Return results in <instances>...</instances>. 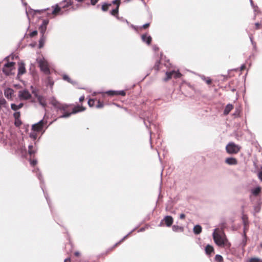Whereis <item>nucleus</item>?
I'll return each instance as SVG.
<instances>
[{"label": "nucleus", "mask_w": 262, "mask_h": 262, "mask_svg": "<svg viewBox=\"0 0 262 262\" xmlns=\"http://www.w3.org/2000/svg\"><path fill=\"white\" fill-rule=\"evenodd\" d=\"M99 0H91V3L92 5H95Z\"/></svg>", "instance_id": "a19ab883"}, {"label": "nucleus", "mask_w": 262, "mask_h": 262, "mask_svg": "<svg viewBox=\"0 0 262 262\" xmlns=\"http://www.w3.org/2000/svg\"><path fill=\"white\" fill-rule=\"evenodd\" d=\"M70 258H67L64 260V262H70Z\"/></svg>", "instance_id": "5fc2aeb1"}, {"label": "nucleus", "mask_w": 262, "mask_h": 262, "mask_svg": "<svg viewBox=\"0 0 262 262\" xmlns=\"http://www.w3.org/2000/svg\"><path fill=\"white\" fill-rule=\"evenodd\" d=\"M36 152V149H34V147L32 145H29V150L28 152L30 156H31L33 154H34Z\"/></svg>", "instance_id": "393cba45"}, {"label": "nucleus", "mask_w": 262, "mask_h": 262, "mask_svg": "<svg viewBox=\"0 0 262 262\" xmlns=\"http://www.w3.org/2000/svg\"><path fill=\"white\" fill-rule=\"evenodd\" d=\"M49 84L50 86H52V85H53V82L49 81Z\"/></svg>", "instance_id": "6e6d98bb"}, {"label": "nucleus", "mask_w": 262, "mask_h": 262, "mask_svg": "<svg viewBox=\"0 0 262 262\" xmlns=\"http://www.w3.org/2000/svg\"><path fill=\"white\" fill-rule=\"evenodd\" d=\"M48 22H49L48 20H44L43 21L42 25L40 27L41 32L42 33V34L45 33V32L46 30V26H47V24H48Z\"/></svg>", "instance_id": "4be33fe9"}, {"label": "nucleus", "mask_w": 262, "mask_h": 262, "mask_svg": "<svg viewBox=\"0 0 262 262\" xmlns=\"http://www.w3.org/2000/svg\"><path fill=\"white\" fill-rule=\"evenodd\" d=\"M116 95L125 96V92L124 91H116Z\"/></svg>", "instance_id": "f704fd0d"}, {"label": "nucleus", "mask_w": 262, "mask_h": 262, "mask_svg": "<svg viewBox=\"0 0 262 262\" xmlns=\"http://www.w3.org/2000/svg\"><path fill=\"white\" fill-rule=\"evenodd\" d=\"M149 26V23H147V24H145L144 25H143L142 26V28H144V29H146V28L148 27Z\"/></svg>", "instance_id": "c03bdc74"}, {"label": "nucleus", "mask_w": 262, "mask_h": 262, "mask_svg": "<svg viewBox=\"0 0 262 262\" xmlns=\"http://www.w3.org/2000/svg\"><path fill=\"white\" fill-rule=\"evenodd\" d=\"M103 106L102 103H100V101H98V104L97 105V107L101 108Z\"/></svg>", "instance_id": "a18cd8bd"}, {"label": "nucleus", "mask_w": 262, "mask_h": 262, "mask_svg": "<svg viewBox=\"0 0 262 262\" xmlns=\"http://www.w3.org/2000/svg\"><path fill=\"white\" fill-rule=\"evenodd\" d=\"M246 68V66L245 65H242L241 67V70L242 71L244 69H245Z\"/></svg>", "instance_id": "3c124183"}, {"label": "nucleus", "mask_w": 262, "mask_h": 262, "mask_svg": "<svg viewBox=\"0 0 262 262\" xmlns=\"http://www.w3.org/2000/svg\"><path fill=\"white\" fill-rule=\"evenodd\" d=\"M233 106L232 104H227L224 110V114L226 115H228L229 113V112L233 109Z\"/></svg>", "instance_id": "f3484780"}, {"label": "nucleus", "mask_w": 262, "mask_h": 262, "mask_svg": "<svg viewBox=\"0 0 262 262\" xmlns=\"http://www.w3.org/2000/svg\"><path fill=\"white\" fill-rule=\"evenodd\" d=\"M62 78H63V80H66L70 83H72L71 79L70 78V77L68 75H63Z\"/></svg>", "instance_id": "c85d7f7f"}, {"label": "nucleus", "mask_w": 262, "mask_h": 262, "mask_svg": "<svg viewBox=\"0 0 262 262\" xmlns=\"http://www.w3.org/2000/svg\"><path fill=\"white\" fill-rule=\"evenodd\" d=\"M261 191V188L259 186H257L251 189V192L254 195H257Z\"/></svg>", "instance_id": "a211bd4d"}, {"label": "nucleus", "mask_w": 262, "mask_h": 262, "mask_svg": "<svg viewBox=\"0 0 262 262\" xmlns=\"http://www.w3.org/2000/svg\"><path fill=\"white\" fill-rule=\"evenodd\" d=\"M32 93L34 94L35 96L37 98L38 101L40 103V104L43 107H45L46 106V99L45 98L42 97V96H40L39 95H38L37 93L33 91Z\"/></svg>", "instance_id": "9d476101"}, {"label": "nucleus", "mask_w": 262, "mask_h": 262, "mask_svg": "<svg viewBox=\"0 0 262 262\" xmlns=\"http://www.w3.org/2000/svg\"><path fill=\"white\" fill-rule=\"evenodd\" d=\"M36 163L37 161L36 160H30V164L34 166L36 164Z\"/></svg>", "instance_id": "58836bf2"}, {"label": "nucleus", "mask_w": 262, "mask_h": 262, "mask_svg": "<svg viewBox=\"0 0 262 262\" xmlns=\"http://www.w3.org/2000/svg\"><path fill=\"white\" fill-rule=\"evenodd\" d=\"M166 77L164 79V81H167L172 77L179 78L181 76V74L179 71H172L166 72Z\"/></svg>", "instance_id": "1a4fd4ad"}, {"label": "nucleus", "mask_w": 262, "mask_h": 262, "mask_svg": "<svg viewBox=\"0 0 262 262\" xmlns=\"http://www.w3.org/2000/svg\"><path fill=\"white\" fill-rule=\"evenodd\" d=\"M172 229L174 232H183L184 230L183 227H181L178 225L172 226Z\"/></svg>", "instance_id": "412c9836"}, {"label": "nucleus", "mask_w": 262, "mask_h": 262, "mask_svg": "<svg viewBox=\"0 0 262 262\" xmlns=\"http://www.w3.org/2000/svg\"><path fill=\"white\" fill-rule=\"evenodd\" d=\"M24 104L23 103H21L18 105L15 104L14 103H12L11 104V109L13 111H17L20 108H21L23 106Z\"/></svg>", "instance_id": "6ab92c4d"}, {"label": "nucleus", "mask_w": 262, "mask_h": 262, "mask_svg": "<svg viewBox=\"0 0 262 262\" xmlns=\"http://www.w3.org/2000/svg\"><path fill=\"white\" fill-rule=\"evenodd\" d=\"M258 176L259 179L262 181V171L259 172Z\"/></svg>", "instance_id": "37998d69"}, {"label": "nucleus", "mask_w": 262, "mask_h": 262, "mask_svg": "<svg viewBox=\"0 0 262 262\" xmlns=\"http://www.w3.org/2000/svg\"><path fill=\"white\" fill-rule=\"evenodd\" d=\"M37 34V32L36 31H34L30 33V36L31 37H33V36L36 35Z\"/></svg>", "instance_id": "ea45409f"}, {"label": "nucleus", "mask_w": 262, "mask_h": 262, "mask_svg": "<svg viewBox=\"0 0 262 262\" xmlns=\"http://www.w3.org/2000/svg\"><path fill=\"white\" fill-rule=\"evenodd\" d=\"M249 262H262V260L258 258H252L250 259Z\"/></svg>", "instance_id": "473e14b6"}, {"label": "nucleus", "mask_w": 262, "mask_h": 262, "mask_svg": "<svg viewBox=\"0 0 262 262\" xmlns=\"http://www.w3.org/2000/svg\"><path fill=\"white\" fill-rule=\"evenodd\" d=\"M88 104L91 107L93 106L94 104V100L93 99H89Z\"/></svg>", "instance_id": "4c0bfd02"}, {"label": "nucleus", "mask_w": 262, "mask_h": 262, "mask_svg": "<svg viewBox=\"0 0 262 262\" xmlns=\"http://www.w3.org/2000/svg\"><path fill=\"white\" fill-rule=\"evenodd\" d=\"M14 124L15 126L18 127L21 124V122L19 119H15Z\"/></svg>", "instance_id": "7c9ffc66"}, {"label": "nucleus", "mask_w": 262, "mask_h": 262, "mask_svg": "<svg viewBox=\"0 0 262 262\" xmlns=\"http://www.w3.org/2000/svg\"><path fill=\"white\" fill-rule=\"evenodd\" d=\"M142 40L143 42L149 45L151 41V37L147 34H143L141 36Z\"/></svg>", "instance_id": "4468645a"}, {"label": "nucleus", "mask_w": 262, "mask_h": 262, "mask_svg": "<svg viewBox=\"0 0 262 262\" xmlns=\"http://www.w3.org/2000/svg\"><path fill=\"white\" fill-rule=\"evenodd\" d=\"M38 133V132L32 130V132L30 134V137L33 139L34 140H35L37 138V133Z\"/></svg>", "instance_id": "a878e982"}, {"label": "nucleus", "mask_w": 262, "mask_h": 262, "mask_svg": "<svg viewBox=\"0 0 262 262\" xmlns=\"http://www.w3.org/2000/svg\"><path fill=\"white\" fill-rule=\"evenodd\" d=\"M6 101L5 100V99H4V98L1 99H0V108L2 106H4L6 104Z\"/></svg>", "instance_id": "72a5a7b5"}, {"label": "nucleus", "mask_w": 262, "mask_h": 262, "mask_svg": "<svg viewBox=\"0 0 262 262\" xmlns=\"http://www.w3.org/2000/svg\"><path fill=\"white\" fill-rule=\"evenodd\" d=\"M261 246H262V244L261 245Z\"/></svg>", "instance_id": "0e129e2a"}, {"label": "nucleus", "mask_w": 262, "mask_h": 262, "mask_svg": "<svg viewBox=\"0 0 262 262\" xmlns=\"http://www.w3.org/2000/svg\"><path fill=\"white\" fill-rule=\"evenodd\" d=\"M225 162L226 164L229 165H236L237 164V160L233 157L226 158Z\"/></svg>", "instance_id": "ddd939ff"}, {"label": "nucleus", "mask_w": 262, "mask_h": 262, "mask_svg": "<svg viewBox=\"0 0 262 262\" xmlns=\"http://www.w3.org/2000/svg\"><path fill=\"white\" fill-rule=\"evenodd\" d=\"M213 238L215 243L220 247L230 246L226 235L224 231L219 228L214 230L212 234Z\"/></svg>", "instance_id": "7ed1b4c3"}, {"label": "nucleus", "mask_w": 262, "mask_h": 262, "mask_svg": "<svg viewBox=\"0 0 262 262\" xmlns=\"http://www.w3.org/2000/svg\"><path fill=\"white\" fill-rule=\"evenodd\" d=\"M119 19V20H121V21H123V22H125V23H126V24H129L128 21L126 19H123L122 17H121V18H120V17H119V19Z\"/></svg>", "instance_id": "79ce46f5"}, {"label": "nucleus", "mask_w": 262, "mask_h": 262, "mask_svg": "<svg viewBox=\"0 0 262 262\" xmlns=\"http://www.w3.org/2000/svg\"><path fill=\"white\" fill-rule=\"evenodd\" d=\"M154 49L155 50H157V48L155 47Z\"/></svg>", "instance_id": "052dcab7"}, {"label": "nucleus", "mask_w": 262, "mask_h": 262, "mask_svg": "<svg viewBox=\"0 0 262 262\" xmlns=\"http://www.w3.org/2000/svg\"><path fill=\"white\" fill-rule=\"evenodd\" d=\"M84 96H81V97L79 98V101H80V102H81V101H83V100H84Z\"/></svg>", "instance_id": "09e8293b"}, {"label": "nucleus", "mask_w": 262, "mask_h": 262, "mask_svg": "<svg viewBox=\"0 0 262 262\" xmlns=\"http://www.w3.org/2000/svg\"><path fill=\"white\" fill-rule=\"evenodd\" d=\"M31 97L30 93L26 90L19 91L18 92V97L20 100H28Z\"/></svg>", "instance_id": "6e6552de"}, {"label": "nucleus", "mask_w": 262, "mask_h": 262, "mask_svg": "<svg viewBox=\"0 0 262 262\" xmlns=\"http://www.w3.org/2000/svg\"><path fill=\"white\" fill-rule=\"evenodd\" d=\"M26 72V69L25 67V64L23 63H19V68H18V75H21L24 74Z\"/></svg>", "instance_id": "2eb2a0df"}, {"label": "nucleus", "mask_w": 262, "mask_h": 262, "mask_svg": "<svg viewBox=\"0 0 262 262\" xmlns=\"http://www.w3.org/2000/svg\"><path fill=\"white\" fill-rule=\"evenodd\" d=\"M255 26H256V29H258L259 28V26H260V24H259L258 23H256L255 24Z\"/></svg>", "instance_id": "864d4df0"}, {"label": "nucleus", "mask_w": 262, "mask_h": 262, "mask_svg": "<svg viewBox=\"0 0 262 262\" xmlns=\"http://www.w3.org/2000/svg\"><path fill=\"white\" fill-rule=\"evenodd\" d=\"M246 219H247V217H246V216H243V222H244V225H245V227L246 226ZM243 236H244V239L245 240H246V228H244ZM243 242H244V245H245L246 244V241H244Z\"/></svg>", "instance_id": "b1692460"}, {"label": "nucleus", "mask_w": 262, "mask_h": 262, "mask_svg": "<svg viewBox=\"0 0 262 262\" xmlns=\"http://www.w3.org/2000/svg\"><path fill=\"white\" fill-rule=\"evenodd\" d=\"M51 103L56 108L57 110H60L64 112L63 114L59 117V118H68L71 115L76 114L78 112L83 111L85 108L83 106H77L72 109L71 112H70L69 108L70 105L66 104H61L57 101L54 98L51 99Z\"/></svg>", "instance_id": "f257e3e1"}, {"label": "nucleus", "mask_w": 262, "mask_h": 262, "mask_svg": "<svg viewBox=\"0 0 262 262\" xmlns=\"http://www.w3.org/2000/svg\"><path fill=\"white\" fill-rule=\"evenodd\" d=\"M132 232V231L130 232L128 234L125 235L124 237H123L120 241H119L118 243H116L115 245V246H117L118 245L120 244L121 242H122L125 238H127V237Z\"/></svg>", "instance_id": "2f4dec72"}, {"label": "nucleus", "mask_w": 262, "mask_h": 262, "mask_svg": "<svg viewBox=\"0 0 262 262\" xmlns=\"http://www.w3.org/2000/svg\"><path fill=\"white\" fill-rule=\"evenodd\" d=\"M106 93L111 96L116 95V91H108Z\"/></svg>", "instance_id": "c9c22d12"}, {"label": "nucleus", "mask_w": 262, "mask_h": 262, "mask_svg": "<svg viewBox=\"0 0 262 262\" xmlns=\"http://www.w3.org/2000/svg\"><path fill=\"white\" fill-rule=\"evenodd\" d=\"M166 210L167 211H170V209H169L168 207H166Z\"/></svg>", "instance_id": "4d7b16f0"}, {"label": "nucleus", "mask_w": 262, "mask_h": 262, "mask_svg": "<svg viewBox=\"0 0 262 262\" xmlns=\"http://www.w3.org/2000/svg\"><path fill=\"white\" fill-rule=\"evenodd\" d=\"M185 217V215L183 213H182L180 215V219H184Z\"/></svg>", "instance_id": "49530a36"}, {"label": "nucleus", "mask_w": 262, "mask_h": 262, "mask_svg": "<svg viewBox=\"0 0 262 262\" xmlns=\"http://www.w3.org/2000/svg\"><path fill=\"white\" fill-rule=\"evenodd\" d=\"M162 222H164L165 224L167 227H170L172 225L173 222V220L171 216L167 215L164 217Z\"/></svg>", "instance_id": "9b49d317"}, {"label": "nucleus", "mask_w": 262, "mask_h": 262, "mask_svg": "<svg viewBox=\"0 0 262 262\" xmlns=\"http://www.w3.org/2000/svg\"><path fill=\"white\" fill-rule=\"evenodd\" d=\"M119 7V3H118L117 6L116 7V8L115 9H113L111 12V14L116 16L117 19H119V17L118 16Z\"/></svg>", "instance_id": "dca6fc26"}, {"label": "nucleus", "mask_w": 262, "mask_h": 262, "mask_svg": "<svg viewBox=\"0 0 262 262\" xmlns=\"http://www.w3.org/2000/svg\"><path fill=\"white\" fill-rule=\"evenodd\" d=\"M213 251V248L212 246L208 245L205 248V252L207 254H210Z\"/></svg>", "instance_id": "5701e85b"}, {"label": "nucleus", "mask_w": 262, "mask_h": 262, "mask_svg": "<svg viewBox=\"0 0 262 262\" xmlns=\"http://www.w3.org/2000/svg\"><path fill=\"white\" fill-rule=\"evenodd\" d=\"M193 231L195 234H199L202 232V227L199 225H195L193 227Z\"/></svg>", "instance_id": "aec40b11"}, {"label": "nucleus", "mask_w": 262, "mask_h": 262, "mask_svg": "<svg viewBox=\"0 0 262 262\" xmlns=\"http://www.w3.org/2000/svg\"><path fill=\"white\" fill-rule=\"evenodd\" d=\"M241 147L233 142L229 143L226 146V151L229 154H236L240 150Z\"/></svg>", "instance_id": "39448f33"}, {"label": "nucleus", "mask_w": 262, "mask_h": 262, "mask_svg": "<svg viewBox=\"0 0 262 262\" xmlns=\"http://www.w3.org/2000/svg\"><path fill=\"white\" fill-rule=\"evenodd\" d=\"M36 61L38 63L40 70L45 74L49 75L50 74V70L49 65L47 61L43 57H38L36 59Z\"/></svg>", "instance_id": "20e7f679"}, {"label": "nucleus", "mask_w": 262, "mask_h": 262, "mask_svg": "<svg viewBox=\"0 0 262 262\" xmlns=\"http://www.w3.org/2000/svg\"><path fill=\"white\" fill-rule=\"evenodd\" d=\"M96 94H97V93H96V92H94V94H93V95H94V96H95V95H96Z\"/></svg>", "instance_id": "bf43d9fd"}, {"label": "nucleus", "mask_w": 262, "mask_h": 262, "mask_svg": "<svg viewBox=\"0 0 262 262\" xmlns=\"http://www.w3.org/2000/svg\"><path fill=\"white\" fill-rule=\"evenodd\" d=\"M111 5V4H106V3H104L102 6V10L103 11H106L107 10V9H108V7L109 6H110Z\"/></svg>", "instance_id": "cd10ccee"}, {"label": "nucleus", "mask_w": 262, "mask_h": 262, "mask_svg": "<svg viewBox=\"0 0 262 262\" xmlns=\"http://www.w3.org/2000/svg\"><path fill=\"white\" fill-rule=\"evenodd\" d=\"M14 64L13 62L6 63L3 69V72L7 75L14 74Z\"/></svg>", "instance_id": "423d86ee"}, {"label": "nucleus", "mask_w": 262, "mask_h": 262, "mask_svg": "<svg viewBox=\"0 0 262 262\" xmlns=\"http://www.w3.org/2000/svg\"><path fill=\"white\" fill-rule=\"evenodd\" d=\"M13 93L14 91L12 89L7 88L4 91V95L5 97L8 99H12Z\"/></svg>", "instance_id": "f8f14e48"}, {"label": "nucleus", "mask_w": 262, "mask_h": 262, "mask_svg": "<svg viewBox=\"0 0 262 262\" xmlns=\"http://www.w3.org/2000/svg\"><path fill=\"white\" fill-rule=\"evenodd\" d=\"M83 1L84 0H64L59 5L56 4L52 7L53 8L52 14L54 15L61 14H62V12H61L62 9L67 8L69 6H71L73 10H75L79 7L80 5V3Z\"/></svg>", "instance_id": "f03ea898"}, {"label": "nucleus", "mask_w": 262, "mask_h": 262, "mask_svg": "<svg viewBox=\"0 0 262 262\" xmlns=\"http://www.w3.org/2000/svg\"><path fill=\"white\" fill-rule=\"evenodd\" d=\"M118 1L119 2H120V0H118Z\"/></svg>", "instance_id": "e2e57ef3"}, {"label": "nucleus", "mask_w": 262, "mask_h": 262, "mask_svg": "<svg viewBox=\"0 0 262 262\" xmlns=\"http://www.w3.org/2000/svg\"><path fill=\"white\" fill-rule=\"evenodd\" d=\"M250 40H251V41L252 43L253 44V42L252 41L251 37H250Z\"/></svg>", "instance_id": "13d9d810"}, {"label": "nucleus", "mask_w": 262, "mask_h": 262, "mask_svg": "<svg viewBox=\"0 0 262 262\" xmlns=\"http://www.w3.org/2000/svg\"><path fill=\"white\" fill-rule=\"evenodd\" d=\"M13 116H14V117L15 118V119H19L20 114L19 112H16L14 113Z\"/></svg>", "instance_id": "e433bc0d"}, {"label": "nucleus", "mask_w": 262, "mask_h": 262, "mask_svg": "<svg viewBox=\"0 0 262 262\" xmlns=\"http://www.w3.org/2000/svg\"><path fill=\"white\" fill-rule=\"evenodd\" d=\"M38 179H40L39 176H38Z\"/></svg>", "instance_id": "680f3d73"}, {"label": "nucleus", "mask_w": 262, "mask_h": 262, "mask_svg": "<svg viewBox=\"0 0 262 262\" xmlns=\"http://www.w3.org/2000/svg\"><path fill=\"white\" fill-rule=\"evenodd\" d=\"M47 121L41 120L37 123L33 124L32 126V130L41 132L42 131L44 125L47 124Z\"/></svg>", "instance_id": "0eeeda50"}, {"label": "nucleus", "mask_w": 262, "mask_h": 262, "mask_svg": "<svg viewBox=\"0 0 262 262\" xmlns=\"http://www.w3.org/2000/svg\"><path fill=\"white\" fill-rule=\"evenodd\" d=\"M74 255L76 256H79L80 255V253L79 252H75L74 253Z\"/></svg>", "instance_id": "8fccbe9b"}, {"label": "nucleus", "mask_w": 262, "mask_h": 262, "mask_svg": "<svg viewBox=\"0 0 262 262\" xmlns=\"http://www.w3.org/2000/svg\"><path fill=\"white\" fill-rule=\"evenodd\" d=\"M215 259L217 261L221 262L223 260V257L220 255H216Z\"/></svg>", "instance_id": "c756f323"}, {"label": "nucleus", "mask_w": 262, "mask_h": 262, "mask_svg": "<svg viewBox=\"0 0 262 262\" xmlns=\"http://www.w3.org/2000/svg\"><path fill=\"white\" fill-rule=\"evenodd\" d=\"M201 78L204 81H205L208 84H209L211 83V80L210 79V78L209 77H206L205 76H201Z\"/></svg>", "instance_id": "bb28decb"}, {"label": "nucleus", "mask_w": 262, "mask_h": 262, "mask_svg": "<svg viewBox=\"0 0 262 262\" xmlns=\"http://www.w3.org/2000/svg\"><path fill=\"white\" fill-rule=\"evenodd\" d=\"M112 3H113V4H116L117 5V3H119V4L120 3V2H119L118 0H114V1H113Z\"/></svg>", "instance_id": "de8ad7c7"}, {"label": "nucleus", "mask_w": 262, "mask_h": 262, "mask_svg": "<svg viewBox=\"0 0 262 262\" xmlns=\"http://www.w3.org/2000/svg\"><path fill=\"white\" fill-rule=\"evenodd\" d=\"M42 39H40L39 41V48H41L43 46V45L41 43Z\"/></svg>", "instance_id": "603ef678"}]
</instances>
